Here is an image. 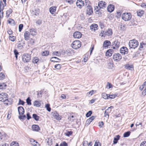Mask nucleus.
Instances as JSON below:
<instances>
[{"instance_id": "f257e3e1", "label": "nucleus", "mask_w": 146, "mask_h": 146, "mask_svg": "<svg viewBox=\"0 0 146 146\" xmlns=\"http://www.w3.org/2000/svg\"><path fill=\"white\" fill-rule=\"evenodd\" d=\"M8 96L7 94L5 93H2L0 94V101L5 102V104H8Z\"/></svg>"}, {"instance_id": "f03ea898", "label": "nucleus", "mask_w": 146, "mask_h": 146, "mask_svg": "<svg viewBox=\"0 0 146 146\" xmlns=\"http://www.w3.org/2000/svg\"><path fill=\"white\" fill-rule=\"evenodd\" d=\"M128 44L130 48L135 49L138 46L139 42L137 40L133 39L130 40Z\"/></svg>"}, {"instance_id": "7ed1b4c3", "label": "nucleus", "mask_w": 146, "mask_h": 146, "mask_svg": "<svg viewBox=\"0 0 146 146\" xmlns=\"http://www.w3.org/2000/svg\"><path fill=\"white\" fill-rule=\"evenodd\" d=\"M81 42L79 40L74 41L72 44V47L75 49L79 48L81 46Z\"/></svg>"}, {"instance_id": "20e7f679", "label": "nucleus", "mask_w": 146, "mask_h": 146, "mask_svg": "<svg viewBox=\"0 0 146 146\" xmlns=\"http://www.w3.org/2000/svg\"><path fill=\"white\" fill-rule=\"evenodd\" d=\"M131 17V15L130 13H124L122 15V19L125 21L129 20Z\"/></svg>"}, {"instance_id": "39448f33", "label": "nucleus", "mask_w": 146, "mask_h": 146, "mask_svg": "<svg viewBox=\"0 0 146 146\" xmlns=\"http://www.w3.org/2000/svg\"><path fill=\"white\" fill-rule=\"evenodd\" d=\"M121 58V56L119 53L114 54L113 56V59L114 61L116 62L119 61Z\"/></svg>"}, {"instance_id": "423d86ee", "label": "nucleus", "mask_w": 146, "mask_h": 146, "mask_svg": "<svg viewBox=\"0 0 146 146\" xmlns=\"http://www.w3.org/2000/svg\"><path fill=\"white\" fill-rule=\"evenodd\" d=\"M22 58L23 62H27L31 60V56L28 54H24L23 55Z\"/></svg>"}, {"instance_id": "0eeeda50", "label": "nucleus", "mask_w": 146, "mask_h": 146, "mask_svg": "<svg viewBox=\"0 0 146 146\" xmlns=\"http://www.w3.org/2000/svg\"><path fill=\"white\" fill-rule=\"evenodd\" d=\"M120 42L117 40L114 41L112 44L113 48L114 49H117L120 46Z\"/></svg>"}, {"instance_id": "6e6552de", "label": "nucleus", "mask_w": 146, "mask_h": 146, "mask_svg": "<svg viewBox=\"0 0 146 146\" xmlns=\"http://www.w3.org/2000/svg\"><path fill=\"white\" fill-rule=\"evenodd\" d=\"M119 51L120 53L123 55L127 54L128 52V50L127 48L125 46H123L120 49Z\"/></svg>"}, {"instance_id": "1a4fd4ad", "label": "nucleus", "mask_w": 146, "mask_h": 146, "mask_svg": "<svg viewBox=\"0 0 146 146\" xmlns=\"http://www.w3.org/2000/svg\"><path fill=\"white\" fill-rule=\"evenodd\" d=\"M113 106H111L110 107L108 108V109L106 110L104 112V117H107L108 118H109V113L110 112L111 110H110V111H109V110L110 109H113Z\"/></svg>"}, {"instance_id": "9d476101", "label": "nucleus", "mask_w": 146, "mask_h": 146, "mask_svg": "<svg viewBox=\"0 0 146 146\" xmlns=\"http://www.w3.org/2000/svg\"><path fill=\"white\" fill-rule=\"evenodd\" d=\"M101 33L104 34L106 35L110 36L112 34V30L111 29H109L107 31H101Z\"/></svg>"}, {"instance_id": "9b49d317", "label": "nucleus", "mask_w": 146, "mask_h": 146, "mask_svg": "<svg viewBox=\"0 0 146 146\" xmlns=\"http://www.w3.org/2000/svg\"><path fill=\"white\" fill-rule=\"evenodd\" d=\"M87 7L86 14L89 15H91L93 12V9L92 7L90 5H88Z\"/></svg>"}, {"instance_id": "f8f14e48", "label": "nucleus", "mask_w": 146, "mask_h": 146, "mask_svg": "<svg viewBox=\"0 0 146 146\" xmlns=\"http://www.w3.org/2000/svg\"><path fill=\"white\" fill-rule=\"evenodd\" d=\"M106 3L103 1H100L98 4V6L100 8V9H103L106 7Z\"/></svg>"}, {"instance_id": "ddd939ff", "label": "nucleus", "mask_w": 146, "mask_h": 146, "mask_svg": "<svg viewBox=\"0 0 146 146\" xmlns=\"http://www.w3.org/2000/svg\"><path fill=\"white\" fill-rule=\"evenodd\" d=\"M73 36L74 38H79L81 37L82 34L80 32L76 31L74 33Z\"/></svg>"}, {"instance_id": "4468645a", "label": "nucleus", "mask_w": 146, "mask_h": 146, "mask_svg": "<svg viewBox=\"0 0 146 146\" xmlns=\"http://www.w3.org/2000/svg\"><path fill=\"white\" fill-rule=\"evenodd\" d=\"M84 3L82 0H78L76 2L77 6L80 8H81L84 5Z\"/></svg>"}, {"instance_id": "2eb2a0df", "label": "nucleus", "mask_w": 146, "mask_h": 146, "mask_svg": "<svg viewBox=\"0 0 146 146\" xmlns=\"http://www.w3.org/2000/svg\"><path fill=\"white\" fill-rule=\"evenodd\" d=\"M109 62L108 64V68L109 69L113 70L114 69L113 63L111 59L109 60Z\"/></svg>"}, {"instance_id": "dca6fc26", "label": "nucleus", "mask_w": 146, "mask_h": 146, "mask_svg": "<svg viewBox=\"0 0 146 146\" xmlns=\"http://www.w3.org/2000/svg\"><path fill=\"white\" fill-rule=\"evenodd\" d=\"M111 45L110 42L108 40H105L104 42L103 46L104 48H108L109 46Z\"/></svg>"}, {"instance_id": "f3484780", "label": "nucleus", "mask_w": 146, "mask_h": 146, "mask_svg": "<svg viewBox=\"0 0 146 146\" xmlns=\"http://www.w3.org/2000/svg\"><path fill=\"white\" fill-rule=\"evenodd\" d=\"M18 111L19 114L20 115H23L24 113V110L22 106H19L18 107Z\"/></svg>"}, {"instance_id": "a211bd4d", "label": "nucleus", "mask_w": 146, "mask_h": 146, "mask_svg": "<svg viewBox=\"0 0 146 146\" xmlns=\"http://www.w3.org/2000/svg\"><path fill=\"white\" fill-rule=\"evenodd\" d=\"M114 9V6L112 4L109 5L107 8V10L108 12H112Z\"/></svg>"}, {"instance_id": "6ab92c4d", "label": "nucleus", "mask_w": 146, "mask_h": 146, "mask_svg": "<svg viewBox=\"0 0 146 146\" xmlns=\"http://www.w3.org/2000/svg\"><path fill=\"white\" fill-rule=\"evenodd\" d=\"M95 118V116H93L90 117L86 121V124L87 125H89L92 121Z\"/></svg>"}, {"instance_id": "aec40b11", "label": "nucleus", "mask_w": 146, "mask_h": 146, "mask_svg": "<svg viewBox=\"0 0 146 146\" xmlns=\"http://www.w3.org/2000/svg\"><path fill=\"white\" fill-rule=\"evenodd\" d=\"M113 52V50L110 49L106 51V56H111Z\"/></svg>"}, {"instance_id": "412c9836", "label": "nucleus", "mask_w": 146, "mask_h": 146, "mask_svg": "<svg viewBox=\"0 0 146 146\" xmlns=\"http://www.w3.org/2000/svg\"><path fill=\"white\" fill-rule=\"evenodd\" d=\"M32 129L33 131H38L40 130V128L38 125H33L32 127Z\"/></svg>"}, {"instance_id": "4be33fe9", "label": "nucleus", "mask_w": 146, "mask_h": 146, "mask_svg": "<svg viewBox=\"0 0 146 146\" xmlns=\"http://www.w3.org/2000/svg\"><path fill=\"white\" fill-rule=\"evenodd\" d=\"M30 34L28 31H26L24 33L25 39L26 40H28L29 38Z\"/></svg>"}, {"instance_id": "5701e85b", "label": "nucleus", "mask_w": 146, "mask_h": 146, "mask_svg": "<svg viewBox=\"0 0 146 146\" xmlns=\"http://www.w3.org/2000/svg\"><path fill=\"white\" fill-rule=\"evenodd\" d=\"M124 67L126 69L131 70L133 68V65H129V64H127L124 65Z\"/></svg>"}, {"instance_id": "b1692460", "label": "nucleus", "mask_w": 146, "mask_h": 146, "mask_svg": "<svg viewBox=\"0 0 146 146\" xmlns=\"http://www.w3.org/2000/svg\"><path fill=\"white\" fill-rule=\"evenodd\" d=\"M98 27V25L95 24H92L90 27V29L92 30L95 31L97 29V27Z\"/></svg>"}, {"instance_id": "393cba45", "label": "nucleus", "mask_w": 146, "mask_h": 146, "mask_svg": "<svg viewBox=\"0 0 146 146\" xmlns=\"http://www.w3.org/2000/svg\"><path fill=\"white\" fill-rule=\"evenodd\" d=\"M56 7L55 6L51 7L50 8L49 11L51 14H54V12L56 11Z\"/></svg>"}, {"instance_id": "a878e982", "label": "nucleus", "mask_w": 146, "mask_h": 146, "mask_svg": "<svg viewBox=\"0 0 146 146\" xmlns=\"http://www.w3.org/2000/svg\"><path fill=\"white\" fill-rule=\"evenodd\" d=\"M30 141L31 142L32 144L34 146H39V145L38 143L33 139H31Z\"/></svg>"}, {"instance_id": "bb28decb", "label": "nucleus", "mask_w": 146, "mask_h": 146, "mask_svg": "<svg viewBox=\"0 0 146 146\" xmlns=\"http://www.w3.org/2000/svg\"><path fill=\"white\" fill-rule=\"evenodd\" d=\"M120 136L119 135H117L116 136V137H115L114 138V140L113 141V144H116L117 143V141L119 139Z\"/></svg>"}, {"instance_id": "cd10ccee", "label": "nucleus", "mask_w": 146, "mask_h": 146, "mask_svg": "<svg viewBox=\"0 0 146 146\" xmlns=\"http://www.w3.org/2000/svg\"><path fill=\"white\" fill-rule=\"evenodd\" d=\"M137 16L141 17L142 16L144 13V11L142 10H139L137 12Z\"/></svg>"}, {"instance_id": "c85d7f7f", "label": "nucleus", "mask_w": 146, "mask_h": 146, "mask_svg": "<svg viewBox=\"0 0 146 146\" xmlns=\"http://www.w3.org/2000/svg\"><path fill=\"white\" fill-rule=\"evenodd\" d=\"M41 103L40 101L36 100L34 102V105L37 107H39L41 105Z\"/></svg>"}, {"instance_id": "c756f323", "label": "nucleus", "mask_w": 146, "mask_h": 146, "mask_svg": "<svg viewBox=\"0 0 146 146\" xmlns=\"http://www.w3.org/2000/svg\"><path fill=\"white\" fill-rule=\"evenodd\" d=\"M12 10L11 9H9L7 11H6V17L7 18L9 17L10 15L12 13Z\"/></svg>"}, {"instance_id": "7c9ffc66", "label": "nucleus", "mask_w": 146, "mask_h": 146, "mask_svg": "<svg viewBox=\"0 0 146 146\" xmlns=\"http://www.w3.org/2000/svg\"><path fill=\"white\" fill-rule=\"evenodd\" d=\"M51 61L56 62H58L60 60L59 59L56 57H52L51 58Z\"/></svg>"}, {"instance_id": "2f4dec72", "label": "nucleus", "mask_w": 146, "mask_h": 146, "mask_svg": "<svg viewBox=\"0 0 146 146\" xmlns=\"http://www.w3.org/2000/svg\"><path fill=\"white\" fill-rule=\"evenodd\" d=\"M5 6L4 5V4L3 3V2L1 1L0 3V12L3 10L4 7Z\"/></svg>"}, {"instance_id": "473e14b6", "label": "nucleus", "mask_w": 146, "mask_h": 146, "mask_svg": "<svg viewBox=\"0 0 146 146\" xmlns=\"http://www.w3.org/2000/svg\"><path fill=\"white\" fill-rule=\"evenodd\" d=\"M7 85L4 83H2L0 84V89H4L5 88Z\"/></svg>"}, {"instance_id": "72a5a7b5", "label": "nucleus", "mask_w": 146, "mask_h": 146, "mask_svg": "<svg viewBox=\"0 0 146 146\" xmlns=\"http://www.w3.org/2000/svg\"><path fill=\"white\" fill-rule=\"evenodd\" d=\"M9 23L11 24V25H14L15 24L14 21L12 19H10L8 21Z\"/></svg>"}, {"instance_id": "f704fd0d", "label": "nucleus", "mask_w": 146, "mask_h": 146, "mask_svg": "<svg viewBox=\"0 0 146 146\" xmlns=\"http://www.w3.org/2000/svg\"><path fill=\"white\" fill-rule=\"evenodd\" d=\"M33 117L36 121L39 120V117L36 114H33Z\"/></svg>"}, {"instance_id": "c9c22d12", "label": "nucleus", "mask_w": 146, "mask_h": 146, "mask_svg": "<svg viewBox=\"0 0 146 146\" xmlns=\"http://www.w3.org/2000/svg\"><path fill=\"white\" fill-rule=\"evenodd\" d=\"M102 98L105 99H107L108 98V94H107L105 93H102Z\"/></svg>"}, {"instance_id": "e433bc0d", "label": "nucleus", "mask_w": 146, "mask_h": 146, "mask_svg": "<svg viewBox=\"0 0 146 146\" xmlns=\"http://www.w3.org/2000/svg\"><path fill=\"white\" fill-rule=\"evenodd\" d=\"M39 59L37 57L34 58L32 59V62L34 63H37Z\"/></svg>"}, {"instance_id": "4c0bfd02", "label": "nucleus", "mask_w": 146, "mask_h": 146, "mask_svg": "<svg viewBox=\"0 0 146 146\" xmlns=\"http://www.w3.org/2000/svg\"><path fill=\"white\" fill-rule=\"evenodd\" d=\"M54 118L58 120H60L61 119V117L58 113L56 115H55Z\"/></svg>"}, {"instance_id": "58836bf2", "label": "nucleus", "mask_w": 146, "mask_h": 146, "mask_svg": "<svg viewBox=\"0 0 146 146\" xmlns=\"http://www.w3.org/2000/svg\"><path fill=\"white\" fill-rule=\"evenodd\" d=\"M10 146H19V144L16 141L12 142L10 145Z\"/></svg>"}, {"instance_id": "ea45409f", "label": "nucleus", "mask_w": 146, "mask_h": 146, "mask_svg": "<svg viewBox=\"0 0 146 146\" xmlns=\"http://www.w3.org/2000/svg\"><path fill=\"white\" fill-rule=\"evenodd\" d=\"M5 74L3 72L0 73V80H3L5 78Z\"/></svg>"}, {"instance_id": "a19ab883", "label": "nucleus", "mask_w": 146, "mask_h": 146, "mask_svg": "<svg viewBox=\"0 0 146 146\" xmlns=\"http://www.w3.org/2000/svg\"><path fill=\"white\" fill-rule=\"evenodd\" d=\"M130 132L129 131H128L125 133L123 134L124 137H126L129 136L130 135Z\"/></svg>"}, {"instance_id": "79ce46f5", "label": "nucleus", "mask_w": 146, "mask_h": 146, "mask_svg": "<svg viewBox=\"0 0 146 146\" xmlns=\"http://www.w3.org/2000/svg\"><path fill=\"white\" fill-rule=\"evenodd\" d=\"M94 90H92L89 92H88L87 93V95L88 96L90 97L94 94Z\"/></svg>"}, {"instance_id": "37998d69", "label": "nucleus", "mask_w": 146, "mask_h": 146, "mask_svg": "<svg viewBox=\"0 0 146 146\" xmlns=\"http://www.w3.org/2000/svg\"><path fill=\"white\" fill-rule=\"evenodd\" d=\"M31 100L30 98L28 97L26 100V102L29 105H31Z\"/></svg>"}, {"instance_id": "c03bdc74", "label": "nucleus", "mask_w": 146, "mask_h": 146, "mask_svg": "<svg viewBox=\"0 0 146 146\" xmlns=\"http://www.w3.org/2000/svg\"><path fill=\"white\" fill-rule=\"evenodd\" d=\"M45 108L48 111H51V108L50 107V104H46L45 105Z\"/></svg>"}, {"instance_id": "a18cd8bd", "label": "nucleus", "mask_w": 146, "mask_h": 146, "mask_svg": "<svg viewBox=\"0 0 146 146\" xmlns=\"http://www.w3.org/2000/svg\"><path fill=\"white\" fill-rule=\"evenodd\" d=\"M49 52L47 51L43 52L42 53V54L43 56H47L49 54Z\"/></svg>"}, {"instance_id": "49530a36", "label": "nucleus", "mask_w": 146, "mask_h": 146, "mask_svg": "<svg viewBox=\"0 0 146 146\" xmlns=\"http://www.w3.org/2000/svg\"><path fill=\"white\" fill-rule=\"evenodd\" d=\"M14 54L15 55V57L16 58V59H17L18 57L17 55L19 54V52H18L17 50L16 49H15L14 50Z\"/></svg>"}, {"instance_id": "de8ad7c7", "label": "nucleus", "mask_w": 146, "mask_h": 146, "mask_svg": "<svg viewBox=\"0 0 146 146\" xmlns=\"http://www.w3.org/2000/svg\"><path fill=\"white\" fill-rule=\"evenodd\" d=\"M92 114V111H88L86 114V117H88L91 116Z\"/></svg>"}, {"instance_id": "09e8293b", "label": "nucleus", "mask_w": 146, "mask_h": 146, "mask_svg": "<svg viewBox=\"0 0 146 146\" xmlns=\"http://www.w3.org/2000/svg\"><path fill=\"white\" fill-rule=\"evenodd\" d=\"M54 68L58 70H59L61 68V65L60 64H57L54 66Z\"/></svg>"}, {"instance_id": "8fccbe9b", "label": "nucleus", "mask_w": 146, "mask_h": 146, "mask_svg": "<svg viewBox=\"0 0 146 146\" xmlns=\"http://www.w3.org/2000/svg\"><path fill=\"white\" fill-rule=\"evenodd\" d=\"M32 13L33 15L35 16H38V13L37 12V11H36L35 10L34 11L33 10Z\"/></svg>"}, {"instance_id": "3c124183", "label": "nucleus", "mask_w": 146, "mask_h": 146, "mask_svg": "<svg viewBox=\"0 0 146 146\" xmlns=\"http://www.w3.org/2000/svg\"><path fill=\"white\" fill-rule=\"evenodd\" d=\"M113 87V85L109 82L107 83V84L106 86V87L108 89H110L112 88Z\"/></svg>"}, {"instance_id": "603ef678", "label": "nucleus", "mask_w": 146, "mask_h": 146, "mask_svg": "<svg viewBox=\"0 0 146 146\" xmlns=\"http://www.w3.org/2000/svg\"><path fill=\"white\" fill-rule=\"evenodd\" d=\"M66 53L68 56H70L71 55V52L70 50L68 49L66 52Z\"/></svg>"}, {"instance_id": "864d4df0", "label": "nucleus", "mask_w": 146, "mask_h": 146, "mask_svg": "<svg viewBox=\"0 0 146 146\" xmlns=\"http://www.w3.org/2000/svg\"><path fill=\"white\" fill-rule=\"evenodd\" d=\"M117 96L115 95H110L108 94V98H110L111 99H114Z\"/></svg>"}, {"instance_id": "5fc2aeb1", "label": "nucleus", "mask_w": 146, "mask_h": 146, "mask_svg": "<svg viewBox=\"0 0 146 146\" xmlns=\"http://www.w3.org/2000/svg\"><path fill=\"white\" fill-rule=\"evenodd\" d=\"M94 146H101V144L98 140H96V141Z\"/></svg>"}, {"instance_id": "6e6d98bb", "label": "nucleus", "mask_w": 146, "mask_h": 146, "mask_svg": "<svg viewBox=\"0 0 146 146\" xmlns=\"http://www.w3.org/2000/svg\"><path fill=\"white\" fill-rule=\"evenodd\" d=\"M23 27V24H20L19 25V32H21L22 29Z\"/></svg>"}, {"instance_id": "4d7b16f0", "label": "nucleus", "mask_w": 146, "mask_h": 146, "mask_svg": "<svg viewBox=\"0 0 146 146\" xmlns=\"http://www.w3.org/2000/svg\"><path fill=\"white\" fill-rule=\"evenodd\" d=\"M53 54L54 55H55L56 56H58L60 55V53L59 52L57 51L53 52Z\"/></svg>"}, {"instance_id": "13d9d810", "label": "nucleus", "mask_w": 146, "mask_h": 146, "mask_svg": "<svg viewBox=\"0 0 146 146\" xmlns=\"http://www.w3.org/2000/svg\"><path fill=\"white\" fill-rule=\"evenodd\" d=\"M60 146H68V145L67 143L65 141H64L60 144Z\"/></svg>"}, {"instance_id": "bf43d9fd", "label": "nucleus", "mask_w": 146, "mask_h": 146, "mask_svg": "<svg viewBox=\"0 0 146 146\" xmlns=\"http://www.w3.org/2000/svg\"><path fill=\"white\" fill-rule=\"evenodd\" d=\"M25 103V102L23 100H22L20 99H19V102L18 104V105H23Z\"/></svg>"}, {"instance_id": "052dcab7", "label": "nucleus", "mask_w": 146, "mask_h": 146, "mask_svg": "<svg viewBox=\"0 0 146 146\" xmlns=\"http://www.w3.org/2000/svg\"><path fill=\"white\" fill-rule=\"evenodd\" d=\"M9 39L11 41H14L15 40V38L13 36H10Z\"/></svg>"}, {"instance_id": "680f3d73", "label": "nucleus", "mask_w": 146, "mask_h": 146, "mask_svg": "<svg viewBox=\"0 0 146 146\" xmlns=\"http://www.w3.org/2000/svg\"><path fill=\"white\" fill-rule=\"evenodd\" d=\"M17 47L20 49H21L23 48V45H22V44L21 43L18 44Z\"/></svg>"}, {"instance_id": "e2e57ef3", "label": "nucleus", "mask_w": 146, "mask_h": 146, "mask_svg": "<svg viewBox=\"0 0 146 146\" xmlns=\"http://www.w3.org/2000/svg\"><path fill=\"white\" fill-rule=\"evenodd\" d=\"M36 29H34V28H32L31 29L29 30V31L30 33H36Z\"/></svg>"}, {"instance_id": "0e129e2a", "label": "nucleus", "mask_w": 146, "mask_h": 146, "mask_svg": "<svg viewBox=\"0 0 146 146\" xmlns=\"http://www.w3.org/2000/svg\"><path fill=\"white\" fill-rule=\"evenodd\" d=\"M100 9L99 6H96L95 7V11L96 12L99 11Z\"/></svg>"}, {"instance_id": "69168bd1", "label": "nucleus", "mask_w": 146, "mask_h": 146, "mask_svg": "<svg viewBox=\"0 0 146 146\" xmlns=\"http://www.w3.org/2000/svg\"><path fill=\"white\" fill-rule=\"evenodd\" d=\"M104 122L102 121L101 122L99 123L98 126L100 127L101 128L102 127V126L104 125Z\"/></svg>"}, {"instance_id": "338daca9", "label": "nucleus", "mask_w": 146, "mask_h": 146, "mask_svg": "<svg viewBox=\"0 0 146 146\" xmlns=\"http://www.w3.org/2000/svg\"><path fill=\"white\" fill-rule=\"evenodd\" d=\"M36 23L38 25H40L42 23V21L40 19L36 21Z\"/></svg>"}, {"instance_id": "774afa93", "label": "nucleus", "mask_w": 146, "mask_h": 146, "mask_svg": "<svg viewBox=\"0 0 146 146\" xmlns=\"http://www.w3.org/2000/svg\"><path fill=\"white\" fill-rule=\"evenodd\" d=\"M140 146H146V141H143L142 142Z\"/></svg>"}]
</instances>
